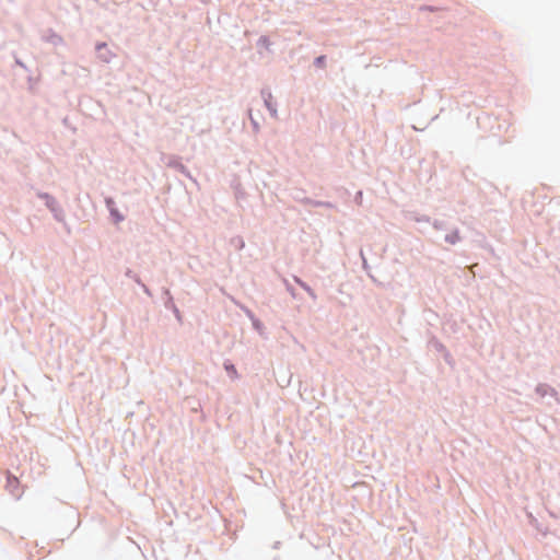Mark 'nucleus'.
<instances>
[{
  "instance_id": "nucleus-1",
  "label": "nucleus",
  "mask_w": 560,
  "mask_h": 560,
  "mask_svg": "<svg viewBox=\"0 0 560 560\" xmlns=\"http://www.w3.org/2000/svg\"><path fill=\"white\" fill-rule=\"evenodd\" d=\"M226 370L232 372V373H236V370H235V368L233 365L226 366Z\"/></svg>"
},
{
  "instance_id": "nucleus-2",
  "label": "nucleus",
  "mask_w": 560,
  "mask_h": 560,
  "mask_svg": "<svg viewBox=\"0 0 560 560\" xmlns=\"http://www.w3.org/2000/svg\"><path fill=\"white\" fill-rule=\"evenodd\" d=\"M324 57L317 58V62H323Z\"/></svg>"
}]
</instances>
